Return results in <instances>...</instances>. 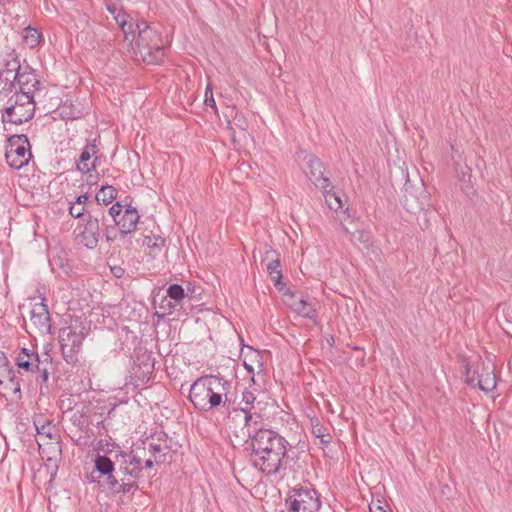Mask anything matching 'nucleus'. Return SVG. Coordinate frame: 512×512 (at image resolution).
Listing matches in <instances>:
<instances>
[{
	"label": "nucleus",
	"mask_w": 512,
	"mask_h": 512,
	"mask_svg": "<svg viewBox=\"0 0 512 512\" xmlns=\"http://www.w3.org/2000/svg\"><path fill=\"white\" fill-rule=\"evenodd\" d=\"M242 434L252 449L253 466L267 476L283 477L290 464L288 441L278 432L261 425L246 428Z\"/></svg>",
	"instance_id": "nucleus-1"
},
{
	"label": "nucleus",
	"mask_w": 512,
	"mask_h": 512,
	"mask_svg": "<svg viewBox=\"0 0 512 512\" xmlns=\"http://www.w3.org/2000/svg\"><path fill=\"white\" fill-rule=\"evenodd\" d=\"M121 473L118 474V485L115 487V490H113L114 492H117V493H129L134 487H136L135 483H131V482H126V478H125V474H123L124 476H121L120 475Z\"/></svg>",
	"instance_id": "nucleus-31"
},
{
	"label": "nucleus",
	"mask_w": 512,
	"mask_h": 512,
	"mask_svg": "<svg viewBox=\"0 0 512 512\" xmlns=\"http://www.w3.org/2000/svg\"><path fill=\"white\" fill-rule=\"evenodd\" d=\"M189 399L198 411L230 409L235 402L233 383L220 375L201 376L192 383Z\"/></svg>",
	"instance_id": "nucleus-2"
},
{
	"label": "nucleus",
	"mask_w": 512,
	"mask_h": 512,
	"mask_svg": "<svg viewBox=\"0 0 512 512\" xmlns=\"http://www.w3.org/2000/svg\"><path fill=\"white\" fill-rule=\"evenodd\" d=\"M98 149L96 144L89 143L85 146L84 150L82 151L80 158L77 162V169L82 173H88L92 169H95L96 167V161L98 160L97 157H95L92 161V157L95 156Z\"/></svg>",
	"instance_id": "nucleus-18"
},
{
	"label": "nucleus",
	"mask_w": 512,
	"mask_h": 512,
	"mask_svg": "<svg viewBox=\"0 0 512 512\" xmlns=\"http://www.w3.org/2000/svg\"><path fill=\"white\" fill-rule=\"evenodd\" d=\"M153 465H154L153 460H151V459H147V460L145 461V467H146V468H152V467H153Z\"/></svg>",
	"instance_id": "nucleus-48"
},
{
	"label": "nucleus",
	"mask_w": 512,
	"mask_h": 512,
	"mask_svg": "<svg viewBox=\"0 0 512 512\" xmlns=\"http://www.w3.org/2000/svg\"><path fill=\"white\" fill-rule=\"evenodd\" d=\"M24 76L22 77V84H18L20 86V89L23 90L24 89V86L29 82V79L28 77L30 76V74H26V73H23Z\"/></svg>",
	"instance_id": "nucleus-47"
},
{
	"label": "nucleus",
	"mask_w": 512,
	"mask_h": 512,
	"mask_svg": "<svg viewBox=\"0 0 512 512\" xmlns=\"http://www.w3.org/2000/svg\"><path fill=\"white\" fill-rule=\"evenodd\" d=\"M3 86H4V81H3V78L0 76V96L7 97L11 93V91L4 90Z\"/></svg>",
	"instance_id": "nucleus-46"
},
{
	"label": "nucleus",
	"mask_w": 512,
	"mask_h": 512,
	"mask_svg": "<svg viewBox=\"0 0 512 512\" xmlns=\"http://www.w3.org/2000/svg\"><path fill=\"white\" fill-rule=\"evenodd\" d=\"M120 470H115V463L112 459L106 455H96L94 459V470L91 477L97 480L99 483L102 481V485L109 490H115L118 485V474Z\"/></svg>",
	"instance_id": "nucleus-7"
},
{
	"label": "nucleus",
	"mask_w": 512,
	"mask_h": 512,
	"mask_svg": "<svg viewBox=\"0 0 512 512\" xmlns=\"http://www.w3.org/2000/svg\"><path fill=\"white\" fill-rule=\"evenodd\" d=\"M5 158L8 165L20 169L27 165L32 158L31 145L24 134L12 135L7 139Z\"/></svg>",
	"instance_id": "nucleus-4"
},
{
	"label": "nucleus",
	"mask_w": 512,
	"mask_h": 512,
	"mask_svg": "<svg viewBox=\"0 0 512 512\" xmlns=\"http://www.w3.org/2000/svg\"><path fill=\"white\" fill-rule=\"evenodd\" d=\"M282 292H283L284 296L286 297L285 303L293 310V304L297 303L299 301L300 297H298L295 294H293L292 292H290L289 289L284 288Z\"/></svg>",
	"instance_id": "nucleus-41"
},
{
	"label": "nucleus",
	"mask_w": 512,
	"mask_h": 512,
	"mask_svg": "<svg viewBox=\"0 0 512 512\" xmlns=\"http://www.w3.org/2000/svg\"><path fill=\"white\" fill-rule=\"evenodd\" d=\"M120 456L123 459L120 465V472L130 477H139L142 471V459L132 452H120Z\"/></svg>",
	"instance_id": "nucleus-15"
},
{
	"label": "nucleus",
	"mask_w": 512,
	"mask_h": 512,
	"mask_svg": "<svg viewBox=\"0 0 512 512\" xmlns=\"http://www.w3.org/2000/svg\"><path fill=\"white\" fill-rule=\"evenodd\" d=\"M106 220L107 217L103 207H96L87 213L86 223L80 234L81 242L85 247L94 249L98 245L100 239V223L105 225Z\"/></svg>",
	"instance_id": "nucleus-6"
},
{
	"label": "nucleus",
	"mask_w": 512,
	"mask_h": 512,
	"mask_svg": "<svg viewBox=\"0 0 512 512\" xmlns=\"http://www.w3.org/2000/svg\"><path fill=\"white\" fill-rule=\"evenodd\" d=\"M103 226H104V235H105L107 242L114 241L117 237V230H116L115 226L107 225L106 223Z\"/></svg>",
	"instance_id": "nucleus-40"
},
{
	"label": "nucleus",
	"mask_w": 512,
	"mask_h": 512,
	"mask_svg": "<svg viewBox=\"0 0 512 512\" xmlns=\"http://www.w3.org/2000/svg\"><path fill=\"white\" fill-rule=\"evenodd\" d=\"M31 322L41 334H48L51 330V319L48 306L43 298L33 305L31 309Z\"/></svg>",
	"instance_id": "nucleus-9"
},
{
	"label": "nucleus",
	"mask_w": 512,
	"mask_h": 512,
	"mask_svg": "<svg viewBox=\"0 0 512 512\" xmlns=\"http://www.w3.org/2000/svg\"><path fill=\"white\" fill-rule=\"evenodd\" d=\"M149 452L154 456L156 463H160L162 461V457L164 455H161L162 447L160 444L150 443Z\"/></svg>",
	"instance_id": "nucleus-38"
},
{
	"label": "nucleus",
	"mask_w": 512,
	"mask_h": 512,
	"mask_svg": "<svg viewBox=\"0 0 512 512\" xmlns=\"http://www.w3.org/2000/svg\"><path fill=\"white\" fill-rule=\"evenodd\" d=\"M0 394L4 397L13 395L16 399L21 398L20 379L13 368L0 372Z\"/></svg>",
	"instance_id": "nucleus-10"
},
{
	"label": "nucleus",
	"mask_w": 512,
	"mask_h": 512,
	"mask_svg": "<svg viewBox=\"0 0 512 512\" xmlns=\"http://www.w3.org/2000/svg\"><path fill=\"white\" fill-rule=\"evenodd\" d=\"M40 32L30 26L23 30V42L30 48L36 47L40 43Z\"/></svg>",
	"instance_id": "nucleus-28"
},
{
	"label": "nucleus",
	"mask_w": 512,
	"mask_h": 512,
	"mask_svg": "<svg viewBox=\"0 0 512 512\" xmlns=\"http://www.w3.org/2000/svg\"><path fill=\"white\" fill-rule=\"evenodd\" d=\"M469 385L478 386L482 391L488 392L495 388V374L489 367H482L481 371H477V379L467 377Z\"/></svg>",
	"instance_id": "nucleus-16"
},
{
	"label": "nucleus",
	"mask_w": 512,
	"mask_h": 512,
	"mask_svg": "<svg viewBox=\"0 0 512 512\" xmlns=\"http://www.w3.org/2000/svg\"><path fill=\"white\" fill-rule=\"evenodd\" d=\"M311 432L312 434L319 439V442L323 446H327L332 439L331 434L327 427L321 425L318 420L311 421Z\"/></svg>",
	"instance_id": "nucleus-24"
},
{
	"label": "nucleus",
	"mask_w": 512,
	"mask_h": 512,
	"mask_svg": "<svg viewBox=\"0 0 512 512\" xmlns=\"http://www.w3.org/2000/svg\"><path fill=\"white\" fill-rule=\"evenodd\" d=\"M109 443L105 440H100L98 442V449L104 451L105 453H111V450L108 448Z\"/></svg>",
	"instance_id": "nucleus-44"
},
{
	"label": "nucleus",
	"mask_w": 512,
	"mask_h": 512,
	"mask_svg": "<svg viewBox=\"0 0 512 512\" xmlns=\"http://www.w3.org/2000/svg\"><path fill=\"white\" fill-rule=\"evenodd\" d=\"M61 351L64 359L68 363H73L76 360V354L78 353V351L75 350L74 348L69 346H61Z\"/></svg>",
	"instance_id": "nucleus-36"
},
{
	"label": "nucleus",
	"mask_w": 512,
	"mask_h": 512,
	"mask_svg": "<svg viewBox=\"0 0 512 512\" xmlns=\"http://www.w3.org/2000/svg\"><path fill=\"white\" fill-rule=\"evenodd\" d=\"M325 200L327 205L332 210H338L342 207V201L339 196H337L335 193H332L330 191H326L325 194Z\"/></svg>",
	"instance_id": "nucleus-32"
},
{
	"label": "nucleus",
	"mask_w": 512,
	"mask_h": 512,
	"mask_svg": "<svg viewBox=\"0 0 512 512\" xmlns=\"http://www.w3.org/2000/svg\"><path fill=\"white\" fill-rule=\"evenodd\" d=\"M59 341L61 346H69L79 352L82 346L83 335L81 333L72 331L71 329H64L60 334Z\"/></svg>",
	"instance_id": "nucleus-19"
},
{
	"label": "nucleus",
	"mask_w": 512,
	"mask_h": 512,
	"mask_svg": "<svg viewBox=\"0 0 512 512\" xmlns=\"http://www.w3.org/2000/svg\"><path fill=\"white\" fill-rule=\"evenodd\" d=\"M293 311L304 318L314 319L317 316L314 302L302 296L293 304Z\"/></svg>",
	"instance_id": "nucleus-20"
},
{
	"label": "nucleus",
	"mask_w": 512,
	"mask_h": 512,
	"mask_svg": "<svg viewBox=\"0 0 512 512\" xmlns=\"http://www.w3.org/2000/svg\"><path fill=\"white\" fill-rule=\"evenodd\" d=\"M22 92L20 94H16V99L13 105H21V106H28V105H34L33 96L30 95L29 92Z\"/></svg>",
	"instance_id": "nucleus-33"
},
{
	"label": "nucleus",
	"mask_w": 512,
	"mask_h": 512,
	"mask_svg": "<svg viewBox=\"0 0 512 512\" xmlns=\"http://www.w3.org/2000/svg\"><path fill=\"white\" fill-rule=\"evenodd\" d=\"M35 105L21 106L10 105L6 107L3 114V121H8L17 125L30 121L34 117Z\"/></svg>",
	"instance_id": "nucleus-12"
},
{
	"label": "nucleus",
	"mask_w": 512,
	"mask_h": 512,
	"mask_svg": "<svg viewBox=\"0 0 512 512\" xmlns=\"http://www.w3.org/2000/svg\"><path fill=\"white\" fill-rule=\"evenodd\" d=\"M370 511H371V512H386V511H385V510H383V509H382V507H380V506H377V508H376V510H375V511H373V509L370 507Z\"/></svg>",
	"instance_id": "nucleus-49"
},
{
	"label": "nucleus",
	"mask_w": 512,
	"mask_h": 512,
	"mask_svg": "<svg viewBox=\"0 0 512 512\" xmlns=\"http://www.w3.org/2000/svg\"><path fill=\"white\" fill-rule=\"evenodd\" d=\"M41 359L38 353L27 348H22L15 357V365L19 370L27 373H35V369L39 367Z\"/></svg>",
	"instance_id": "nucleus-14"
},
{
	"label": "nucleus",
	"mask_w": 512,
	"mask_h": 512,
	"mask_svg": "<svg viewBox=\"0 0 512 512\" xmlns=\"http://www.w3.org/2000/svg\"><path fill=\"white\" fill-rule=\"evenodd\" d=\"M50 364L49 356L46 355L43 360L39 363V367L35 369V373H37L36 381L42 386L46 384L49 379V370L48 365Z\"/></svg>",
	"instance_id": "nucleus-29"
},
{
	"label": "nucleus",
	"mask_w": 512,
	"mask_h": 512,
	"mask_svg": "<svg viewBox=\"0 0 512 512\" xmlns=\"http://www.w3.org/2000/svg\"><path fill=\"white\" fill-rule=\"evenodd\" d=\"M139 221V214L137 210L131 205H127L122 216L116 220L121 235L130 234L136 227Z\"/></svg>",
	"instance_id": "nucleus-17"
},
{
	"label": "nucleus",
	"mask_w": 512,
	"mask_h": 512,
	"mask_svg": "<svg viewBox=\"0 0 512 512\" xmlns=\"http://www.w3.org/2000/svg\"><path fill=\"white\" fill-rule=\"evenodd\" d=\"M133 47L134 53H139L147 64H158L164 59V40L161 34L145 21L136 23Z\"/></svg>",
	"instance_id": "nucleus-3"
},
{
	"label": "nucleus",
	"mask_w": 512,
	"mask_h": 512,
	"mask_svg": "<svg viewBox=\"0 0 512 512\" xmlns=\"http://www.w3.org/2000/svg\"><path fill=\"white\" fill-rule=\"evenodd\" d=\"M69 213L74 218H80L85 215V207L79 204L73 203L70 205Z\"/></svg>",
	"instance_id": "nucleus-39"
},
{
	"label": "nucleus",
	"mask_w": 512,
	"mask_h": 512,
	"mask_svg": "<svg viewBox=\"0 0 512 512\" xmlns=\"http://www.w3.org/2000/svg\"><path fill=\"white\" fill-rule=\"evenodd\" d=\"M205 105L211 107L214 109V111H217L216 102L213 96L212 88L210 84L205 89V99H204Z\"/></svg>",
	"instance_id": "nucleus-37"
},
{
	"label": "nucleus",
	"mask_w": 512,
	"mask_h": 512,
	"mask_svg": "<svg viewBox=\"0 0 512 512\" xmlns=\"http://www.w3.org/2000/svg\"><path fill=\"white\" fill-rule=\"evenodd\" d=\"M307 165L309 168L310 179L316 187L323 189L324 191L332 187L330 179L324 176V166L318 158L309 156Z\"/></svg>",
	"instance_id": "nucleus-13"
},
{
	"label": "nucleus",
	"mask_w": 512,
	"mask_h": 512,
	"mask_svg": "<svg viewBox=\"0 0 512 512\" xmlns=\"http://www.w3.org/2000/svg\"><path fill=\"white\" fill-rule=\"evenodd\" d=\"M12 368L9 360L4 352L0 351V372H5L6 369Z\"/></svg>",
	"instance_id": "nucleus-42"
},
{
	"label": "nucleus",
	"mask_w": 512,
	"mask_h": 512,
	"mask_svg": "<svg viewBox=\"0 0 512 512\" xmlns=\"http://www.w3.org/2000/svg\"><path fill=\"white\" fill-rule=\"evenodd\" d=\"M10 59L5 61V65L3 70H7L8 72L20 73L21 65L17 58V56L9 55Z\"/></svg>",
	"instance_id": "nucleus-34"
},
{
	"label": "nucleus",
	"mask_w": 512,
	"mask_h": 512,
	"mask_svg": "<svg viewBox=\"0 0 512 512\" xmlns=\"http://www.w3.org/2000/svg\"><path fill=\"white\" fill-rule=\"evenodd\" d=\"M165 238L156 235H145L142 240V245L149 248V254L156 257L165 246Z\"/></svg>",
	"instance_id": "nucleus-21"
},
{
	"label": "nucleus",
	"mask_w": 512,
	"mask_h": 512,
	"mask_svg": "<svg viewBox=\"0 0 512 512\" xmlns=\"http://www.w3.org/2000/svg\"><path fill=\"white\" fill-rule=\"evenodd\" d=\"M256 396L255 394L245 389L242 392V399L238 408H233L234 412L244 413V426L241 432L246 431V428H253L255 425H261V417L259 413L252 412L255 409Z\"/></svg>",
	"instance_id": "nucleus-8"
},
{
	"label": "nucleus",
	"mask_w": 512,
	"mask_h": 512,
	"mask_svg": "<svg viewBox=\"0 0 512 512\" xmlns=\"http://www.w3.org/2000/svg\"><path fill=\"white\" fill-rule=\"evenodd\" d=\"M267 271H268L271 279L274 282V286L279 291H283V289L285 288V284L281 281L282 280V271H281L280 260L278 258L272 259L267 264Z\"/></svg>",
	"instance_id": "nucleus-22"
},
{
	"label": "nucleus",
	"mask_w": 512,
	"mask_h": 512,
	"mask_svg": "<svg viewBox=\"0 0 512 512\" xmlns=\"http://www.w3.org/2000/svg\"><path fill=\"white\" fill-rule=\"evenodd\" d=\"M153 304L156 308L159 309V311H157V314L161 312V317H164L165 315H171L174 312L182 309L178 304H174L173 300L170 297H168L167 294L166 296H163L159 302L155 297Z\"/></svg>",
	"instance_id": "nucleus-23"
},
{
	"label": "nucleus",
	"mask_w": 512,
	"mask_h": 512,
	"mask_svg": "<svg viewBox=\"0 0 512 512\" xmlns=\"http://www.w3.org/2000/svg\"><path fill=\"white\" fill-rule=\"evenodd\" d=\"M111 273L117 277L121 278L124 275V269L121 266L111 267Z\"/></svg>",
	"instance_id": "nucleus-43"
},
{
	"label": "nucleus",
	"mask_w": 512,
	"mask_h": 512,
	"mask_svg": "<svg viewBox=\"0 0 512 512\" xmlns=\"http://www.w3.org/2000/svg\"><path fill=\"white\" fill-rule=\"evenodd\" d=\"M108 10L114 15L116 23L121 28L124 40L127 43V48H134L133 42L135 40V29L136 23H134L131 17L123 11H117L116 7L108 6Z\"/></svg>",
	"instance_id": "nucleus-11"
},
{
	"label": "nucleus",
	"mask_w": 512,
	"mask_h": 512,
	"mask_svg": "<svg viewBox=\"0 0 512 512\" xmlns=\"http://www.w3.org/2000/svg\"><path fill=\"white\" fill-rule=\"evenodd\" d=\"M0 76L3 78V81H4L3 89L10 90L12 92L16 82L18 84L23 83L22 77L24 76V74H20L17 72L16 73L8 72L7 70H1Z\"/></svg>",
	"instance_id": "nucleus-26"
},
{
	"label": "nucleus",
	"mask_w": 512,
	"mask_h": 512,
	"mask_svg": "<svg viewBox=\"0 0 512 512\" xmlns=\"http://www.w3.org/2000/svg\"><path fill=\"white\" fill-rule=\"evenodd\" d=\"M35 428L39 435H43L49 439H52L55 432V426L51 424V422L40 423V421H34Z\"/></svg>",
	"instance_id": "nucleus-30"
},
{
	"label": "nucleus",
	"mask_w": 512,
	"mask_h": 512,
	"mask_svg": "<svg viewBox=\"0 0 512 512\" xmlns=\"http://www.w3.org/2000/svg\"><path fill=\"white\" fill-rule=\"evenodd\" d=\"M286 505L288 512H318L321 502L316 490L300 488L289 495Z\"/></svg>",
	"instance_id": "nucleus-5"
},
{
	"label": "nucleus",
	"mask_w": 512,
	"mask_h": 512,
	"mask_svg": "<svg viewBox=\"0 0 512 512\" xmlns=\"http://www.w3.org/2000/svg\"><path fill=\"white\" fill-rule=\"evenodd\" d=\"M89 197L87 194H83V195H80L76 198V204H79L81 206H84L85 207V204L87 203Z\"/></svg>",
	"instance_id": "nucleus-45"
},
{
	"label": "nucleus",
	"mask_w": 512,
	"mask_h": 512,
	"mask_svg": "<svg viewBox=\"0 0 512 512\" xmlns=\"http://www.w3.org/2000/svg\"><path fill=\"white\" fill-rule=\"evenodd\" d=\"M123 212V206L120 202H116L115 204H113L108 211L109 216L113 219L115 224L116 220H119Z\"/></svg>",
	"instance_id": "nucleus-35"
},
{
	"label": "nucleus",
	"mask_w": 512,
	"mask_h": 512,
	"mask_svg": "<svg viewBox=\"0 0 512 512\" xmlns=\"http://www.w3.org/2000/svg\"><path fill=\"white\" fill-rule=\"evenodd\" d=\"M116 196L117 190L113 186H102L95 196L97 200V207H102L101 203L104 205L110 204L116 198Z\"/></svg>",
	"instance_id": "nucleus-25"
},
{
	"label": "nucleus",
	"mask_w": 512,
	"mask_h": 512,
	"mask_svg": "<svg viewBox=\"0 0 512 512\" xmlns=\"http://www.w3.org/2000/svg\"><path fill=\"white\" fill-rule=\"evenodd\" d=\"M166 293L168 297H170L173 300L174 304H178L180 308L183 307V301L187 297V294L184 291V288L179 284H172L170 285Z\"/></svg>",
	"instance_id": "nucleus-27"
}]
</instances>
